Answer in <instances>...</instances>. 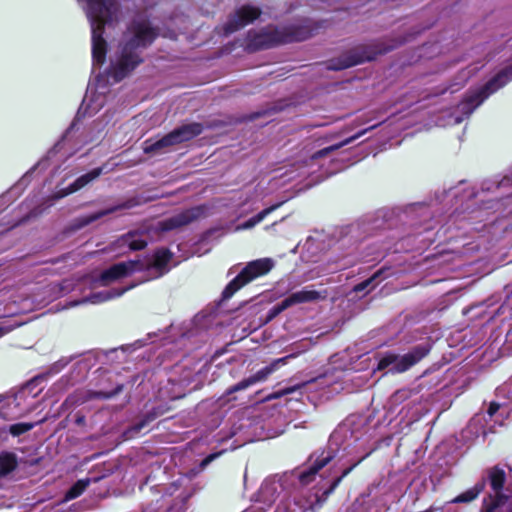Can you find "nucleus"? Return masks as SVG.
<instances>
[{
    "label": "nucleus",
    "mask_w": 512,
    "mask_h": 512,
    "mask_svg": "<svg viewBox=\"0 0 512 512\" xmlns=\"http://www.w3.org/2000/svg\"><path fill=\"white\" fill-rule=\"evenodd\" d=\"M160 34H131L124 41L116 39L114 34H91V55L93 69L101 68L109 56L110 64L106 69L108 76L120 82L142 62V52L150 46ZM176 41L178 34H162Z\"/></svg>",
    "instance_id": "obj_1"
},
{
    "label": "nucleus",
    "mask_w": 512,
    "mask_h": 512,
    "mask_svg": "<svg viewBox=\"0 0 512 512\" xmlns=\"http://www.w3.org/2000/svg\"><path fill=\"white\" fill-rule=\"evenodd\" d=\"M86 13L91 23V32H101L102 29L113 27L115 23L125 22L127 32H160L151 19L147 9H130V0H85ZM135 6L136 0H132Z\"/></svg>",
    "instance_id": "obj_2"
},
{
    "label": "nucleus",
    "mask_w": 512,
    "mask_h": 512,
    "mask_svg": "<svg viewBox=\"0 0 512 512\" xmlns=\"http://www.w3.org/2000/svg\"><path fill=\"white\" fill-rule=\"evenodd\" d=\"M391 34L379 40H371L356 44L338 57L332 58L326 62V68L329 71H342L367 62L375 61L379 56L385 55L406 42L415 34Z\"/></svg>",
    "instance_id": "obj_3"
},
{
    "label": "nucleus",
    "mask_w": 512,
    "mask_h": 512,
    "mask_svg": "<svg viewBox=\"0 0 512 512\" xmlns=\"http://www.w3.org/2000/svg\"><path fill=\"white\" fill-rule=\"evenodd\" d=\"M431 349L432 344L424 342L412 346L404 353L384 351L376 358V370L385 371V374L391 375L405 373L424 359Z\"/></svg>",
    "instance_id": "obj_4"
},
{
    "label": "nucleus",
    "mask_w": 512,
    "mask_h": 512,
    "mask_svg": "<svg viewBox=\"0 0 512 512\" xmlns=\"http://www.w3.org/2000/svg\"><path fill=\"white\" fill-rule=\"evenodd\" d=\"M478 482H484V488L488 484L493 491L484 497L480 512H512L509 496L504 493L507 475L500 465L488 468Z\"/></svg>",
    "instance_id": "obj_5"
},
{
    "label": "nucleus",
    "mask_w": 512,
    "mask_h": 512,
    "mask_svg": "<svg viewBox=\"0 0 512 512\" xmlns=\"http://www.w3.org/2000/svg\"><path fill=\"white\" fill-rule=\"evenodd\" d=\"M274 265L275 261L269 257L247 262L240 272L225 286L221 293V301L229 300L242 287L268 274Z\"/></svg>",
    "instance_id": "obj_6"
},
{
    "label": "nucleus",
    "mask_w": 512,
    "mask_h": 512,
    "mask_svg": "<svg viewBox=\"0 0 512 512\" xmlns=\"http://www.w3.org/2000/svg\"><path fill=\"white\" fill-rule=\"evenodd\" d=\"M142 203H143L142 197L134 196V197L128 198L118 204L112 205L110 207H107V208H104V209H101V210H98L95 212L79 215V216L73 218L65 226V228L63 229V233L65 235H71V234L85 228L86 226L98 221L99 219H101L105 216H108V215L113 214L120 210L131 209V208L137 207V206L141 205Z\"/></svg>",
    "instance_id": "obj_7"
},
{
    "label": "nucleus",
    "mask_w": 512,
    "mask_h": 512,
    "mask_svg": "<svg viewBox=\"0 0 512 512\" xmlns=\"http://www.w3.org/2000/svg\"><path fill=\"white\" fill-rule=\"evenodd\" d=\"M313 34H246L243 47L248 53L270 49L283 44L304 42Z\"/></svg>",
    "instance_id": "obj_8"
},
{
    "label": "nucleus",
    "mask_w": 512,
    "mask_h": 512,
    "mask_svg": "<svg viewBox=\"0 0 512 512\" xmlns=\"http://www.w3.org/2000/svg\"><path fill=\"white\" fill-rule=\"evenodd\" d=\"M359 440L358 432L354 429L353 423L346 419L339 423L330 434L327 445L319 448L325 455H331V461L336 457L340 449H346L351 442Z\"/></svg>",
    "instance_id": "obj_9"
},
{
    "label": "nucleus",
    "mask_w": 512,
    "mask_h": 512,
    "mask_svg": "<svg viewBox=\"0 0 512 512\" xmlns=\"http://www.w3.org/2000/svg\"><path fill=\"white\" fill-rule=\"evenodd\" d=\"M86 110H84L82 106H80L70 123V125L66 128L61 138L47 151V153L37 162L35 163L19 180V186H27L31 180V175L37 170H46L49 167V161L51 157L55 156L60 149L61 143L67 139V137L75 130L78 129V123L82 121V119L86 116Z\"/></svg>",
    "instance_id": "obj_10"
},
{
    "label": "nucleus",
    "mask_w": 512,
    "mask_h": 512,
    "mask_svg": "<svg viewBox=\"0 0 512 512\" xmlns=\"http://www.w3.org/2000/svg\"><path fill=\"white\" fill-rule=\"evenodd\" d=\"M125 388L124 383H117L113 389L106 390H86V391H75L69 394L60 405V410L66 412L72 410L88 401L94 399L110 400L123 392Z\"/></svg>",
    "instance_id": "obj_11"
},
{
    "label": "nucleus",
    "mask_w": 512,
    "mask_h": 512,
    "mask_svg": "<svg viewBox=\"0 0 512 512\" xmlns=\"http://www.w3.org/2000/svg\"><path fill=\"white\" fill-rule=\"evenodd\" d=\"M139 266V260L118 262L102 270L97 276H85V280L91 284L108 285L136 272Z\"/></svg>",
    "instance_id": "obj_12"
},
{
    "label": "nucleus",
    "mask_w": 512,
    "mask_h": 512,
    "mask_svg": "<svg viewBox=\"0 0 512 512\" xmlns=\"http://www.w3.org/2000/svg\"><path fill=\"white\" fill-rule=\"evenodd\" d=\"M172 257L173 254L168 248H157L144 261H139L137 271L146 270L150 279L160 278L170 271Z\"/></svg>",
    "instance_id": "obj_13"
},
{
    "label": "nucleus",
    "mask_w": 512,
    "mask_h": 512,
    "mask_svg": "<svg viewBox=\"0 0 512 512\" xmlns=\"http://www.w3.org/2000/svg\"><path fill=\"white\" fill-rule=\"evenodd\" d=\"M207 211L208 207L206 205L190 207L175 215H172L168 218L161 220L158 223V230L160 232H169L187 226L190 223L205 217Z\"/></svg>",
    "instance_id": "obj_14"
},
{
    "label": "nucleus",
    "mask_w": 512,
    "mask_h": 512,
    "mask_svg": "<svg viewBox=\"0 0 512 512\" xmlns=\"http://www.w3.org/2000/svg\"><path fill=\"white\" fill-rule=\"evenodd\" d=\"M261 15V10L253 5H243L231 13L223 26L222 32H237L252 24Z\"/></svg>",
    "instance_id": "obj_15"
},
{
    "label": "nucleus",
    "mask_w": 512,
    "mask_h": 512,
    "mask_svg": "<svg viewBox=\"0 0 512 512\" xmlns=\"http://www.w3.org/2000/svg\"><path fill=\"white\" fill-rule=\"evenodd\" d=\"M78 356L76 360L72 363V366L69 372L63 375L60 379L66 385H75L81 381H83L90 369L96 363V356L93 355L91 351L83 352L77 354Z\"/></svg>",
    "instance_id": "obj_16"
},
{
    "label": "nucleus",
    "mask_w": 512,
    "mask_h": 512,
    "mask_svg": "<svg viewBox=\"0 0 512 512\" xmlns=\"http://www.w3.org/2000/svg\"><path fill=\"white\" fill-rule=\"evenodd\" d=\"M76 354H72L69 356H62L60 359L55 361L54 363L47 366L41 373L34 376L32 379H30L23 387L22 389L15 394V398L19 394H24L26 390H29L32 392L33 388H35L41 381L47 380L57 374H59L61 371H63L70 363H72L74 360L77 359Z\"/></svg>",
    "instance_id": "obj_17"
},
{
    "label": "nucleus",
    "mask_w": 512,
    "mask_h": 512,
    "mask_svg": "<svg viewBox=\"0 0 512 512\" xmlns=\"http://www.w3.org/2000/svg\"><path fill=\"white\" fill-rule=\"evenodd\" d=\"M170 406L167 403H160L146 411L137 421L128 426L123 432L122 437L126 440L137 436L142 429L151 422L169 412Z\"/></svg>",
    "instance_id": "obj_18"
},
{
    "label": "nucleus",
    "mask_w": 512,
    "mask_h": 512,
    "mask_svg": "<svg viewBox=\"0 0 512 512\" xmlns=\"http://www.w3.org/2000/svg\"><path fill=\"white\" fill-rule=\"evenodd\" d=\"M370 453H366L359 460L352 463L350 466L344 468L339 476L334 477L325 485H321L317 487L316 490V503L319 506H323V504L327 501L329 496L333 494L342 480L348 476L364 459H366Z\"/></svg>",
    "instance_id": "obj_19"
},
{
    "label": "nucleus",
    "mask_w": 512,
    "mask_h": 512,
    "mask_svg": "<svg viewBox=\"0 0 512 512\" xmlns=\"http://www.w3.org/2000/svg\"><path fill=\"white\" fill-rule=\"evenodd\" d=\"M309 460L312 461V464L297 474V478L303 486L311 483L317 473L331 462V455H325L324 452L317 449L309 456Z\"/></svg>",
    "instance_id": "obj_20"
},
{
    "label": "nucleus",
    "mask_w": 512,
    "mask_h": 512,
    "mask_svg": "<svg viewBox=\"0 0 512 512\" xmlns=\"http://www.w3.org/2000/svg\"><path fill=\"white\" fill-rule=\"evenodd\" d=\"M327 290H316L312 286H305L300 290L291 292L284 299L288 307H292L297 304L317 302L319 300H325L327 298Z\"/></svg>",
    "instance_id": "obj_21"
},
{
    "label": "nucleus",
    "mask_w": 512,
    "mask_h": 512,
    "mask_svg": "<svg viewBox=\"0 0 512 512\" xmlns=\"http://www.w3.org/2000/svg\"><path fill=\"white\" fill-rule=\"evenodd\" d=\"M152 236L146 229L132 230L120 236L117 240L120 247H127L129 251H139L147 247Z\"/></svg>",
    "instance_id": "obj_22"
},
{
    "label": "nucleus",
    "mask_w": 512,
    "mask_h": 512,
    "mask_svg": "<svg viewBox=\"0 0 512 512\" xmlns=\"http://www.w3.org/2000/svg\"><path fill=\"white\" fill-rule=\"evenodd\" d=\"M133 287H135V284H130V285L123 286V287H113V288H110L107 290L93 292V293L89 294L88 296L82 298L81 300H79L77 302H73L71 304V306H77V305L85 304V303H91V304L104 303L106 301H109V300H112V299L122 296L124 293H126Z\"/></svg>",
    "instance_id": "obj_23"
},
{
    "label": "nucleus",
    "mask_w": 512,
    "mask_h": 512,
    "mask_svg": "<svg viewBox=\"0 0 512 512\" xmlns=\"http://www.w3.org/2000/svg\"><path fill=\"white\" fill-rule=\"evenodd\" d=\"M204 125L200 122H189L175 127L170 131L175 145L190 141L201 135Z\"/></svg>",
    "instance_id": "obj_24"
},
{
    "label": "nucleus",
    "mask_w": 512,
    "mask_h": 512,
    "mask_svg": "<svg viewBox=\"0 0 512 512\" xmlns=\"http://www.w3.org/2000/svg\"><path fill=\"white\" fill-rule=\"evenodd\" d=\"M332 29L331 22L327 19L316 20L312 18H300L297 22L290 27L286 28L283 32H317V30ZM274 32H279L275 30Z\"/></svg>",
    "instance_id": "obj_25"
},
{
    "label": "nucleus",
    "mask_w": 512,
    "mask_h": 512,
    "mask_svg": "<svg viewBox=\"0 0 512 512\" xmlns=\"http://www.w3.org/2000/svg\"><path fill=\"white\" fill-rule=\"evenodd\" d=\"M384 274L385 271L383 269H378L366 279L355 284L347 295L352 299H354L358 293H363V296L367 295L370 291L378 286V284L384 278Z\"/></svg>",
    "instance_id": "obj_26"
},
{
    "label": "nucleus",
    "mask_w": 512,
    "mask_h": 512,
    "mask_svg": "<svg viewBox=\"0 0 512 512\" xmlns=\"http://www.w3.org/2000/svg\"><path fill=\"white\" fill-rule=\"evenodd\" d=\"M379 124H375V125H372V126H369L365 129H362L360 131H358L357 133H355L354 135L338 142V143H334L332 145H329V146H326L322 149H319L318 151H316L315 153L312 154L311 156V160H317V159H321V158H324L328 155H330L331 153L341 149L342 147H344L345 145H348L350 143H352L354 140L360 138L361 136H363L364 134H366L368 131H371L373 129H375L376 127H378Z\"/></svg>",
    "instance_id": "obj_27"
},
{
    "label": "nucleus",
    "mask_w": 512,
    "mask_h": 512,
    "mask_svg": "<svg viewBox=\"0 0 512 512\" xmlns=\"http://www.w3.org/2000/svg\"><path fill=\"white\" fill-rule=\"evenodd\" d=\"M295 354H290L285 357H281L273 360L270 364L262 367L256 373L250 375L248 377L250 383L252 385L265 381L268 376H270L273 372H275L280 365H284L287 363L288 359L294 358Z\"/></svg>",
    "instance_id": "obj_28"
},
{
    "label": "nucleus",
    "mask_w": 512,
    "mask_h": 512,
    "mask_svg": "<svg viewBox=\"0 0 512 512\" xmlns=\"http://www.w3.org/2000/svg\"><path fill=\"white\" fill-rule=\"evenodd\" d=\"M19 458L15 452L3 450L0 452V480L7 479L17 470Z\"/></svg>",
    "instance_id": "obj_29"
},
{
    "label": "nucleus",
    "mask_w": 512,
    "mask_h": 512,
    "mask_svg": "<svg viewBox=\"0 0 512 512\" xmlns=\"http://www.w3.org/2000/svg\"><path fill=\"white\" fill-rule=\"evenodd\" d=\"M175 146L170 132L158 138H149L143 142V152L146 155H155L165 148Z\"/></svg>",
    "instance_id": "obj_30"
},
{
    "label": "nucleus",
    "mask_w": 512,
    "mask_h": 512,
    "mask_svg": "<svg viewBox=\"0 0 512 512\" xmlns=\"http://www.w3.org/2000/svg\"><path fill=\"white\" fill-rule=\"evenodd\" d=\"M146 345L145 339H138L133 343L124 344L119 347L111 348L103 351L104 355L110 359L111 361H120L119 353L123 355L122 359L125 358L126 354H131L136 350L144 347Z\"/></svg>",
    "instance_id": "obj_31"
},
{
    "label": "nucleus",
    "mask_w": 512,
    "mask_h": 512,
    "mask_svg": "<svg viewBox=\"0 0 512 512\" xmlns=\"http://www.w3.org/2000/svg\"><path fill=\"white\" fill-rule=\"evenodd\" d=\"M484 491V482H476L474 486L455 496L450 503L467 504L474 501Z\"/></svg>",
    "instance_id": "obj_32"
},
{
    "label": "nucleus",
    "mask_w": 512,
    "mask_h": 512,
    "mask_svg": "<svg viewBox=\"0 0 512 512\" xmlns=\"http://www.w3.org/2000/svg\"><path fill=\"white\" fill-rule=\"evenodd\" d=\"M91 478H82L74 482L64 493L59 503H66L79 497L90 485Z\"/></svg>",
    "instance_id": "obj_33"
},
{
    "label": "nucleus",
    "mask_w": 512,
    "mask_h": 512,
    "mask_svg": "<svg viewBox=\"0 0 512 512\" xmlns=\"http://www.w3.org/2000/svg\"><path fill=\"white\" fill-rule=\"evenodd\" d=\"M282 204H283V202H278V203H275V204L259 211L258 213H256L255 215H253L252 217L248 218L243 223H241L239 228L247 230V229H251V228L255 227L257 224L262 222L269 214H271L272 212L277 210L279 207H281Z\"/></svg>",
    "instance_id": "obj_34"
},
{
    "label": "nucleus",
    "mask_w": 512,
    "mask_h": 512,
    "mask_svg": "<svg viewBox=\"0 0 512 512\" xmlns=\"http://www.w3.org/2000/svg\"><path fill=\"white\" fill-rule=\"evenodd\" d=\"M321 507L316 503V498L312 502L303 498H295L293 502L286 505V510L287 512H316V509Z\"/></svg>",
    "instance_id": "obj_35"
},
{
    "label": "nucleus",
    "mask_w": 512,
    "mask_h": 512,
    "mask_svg": "<svg viewBox=\"0 0 512 512\" xmlns=\"http://www.w3.org/2000/svg\"><path fill=\"white\" fill-rule=\"evenodd\" d=\"M103 173V167H95L88 172L77 177L73 182H71L73 188L76 191L81 190L94 180H96Z\"/></svg>",
    "instance_id": "obj_36"
},
{
    "label": "nucleus",
    "mask_w": 512,
    "mask_h": 512,
    "mask_svg": "<svg viewBox=\"0 0 512 512\" xmlns=\"http://www.w3.org/2000/svg\"><path fill=\"white\" fill-rule=\"evenodd\" d=\"M47 421V417H43L42 419L36 422H18L8 426L7 432L13 437H19L38 425H41Z\"/></svg>",
    "instance_id": "obj_37"
},
{
    "label": "nucleus",
    "mask_w": 512,
    "mask_h": 512,
    "mask_svg": "<svg viewBox=\"0 0 512 512\" xmlns=\"http://www.w3.org/2000/svg\"><path fill=\"white\" fill-rule=\"evenodd\" d=\"M259 496L264 502H273L278 495V483L274 480L266 479L259 488Z\"/></svg>",
    "instance_id": "obj_38"
},
{
    "label": "nucleus",
    "mask_w": 512,
    "mask_h": 512,
    "mask_svg": "<svg viewBox=\"0 0 512 512\" xmlns=\"http://www.w3.org/2000/svg\"><path fill=\"white\" fill-rule=\"evenodd\" d=\"M289 307L283 298L281 301L273 305L265 314L264 317H260V326L267 325L271 321H273L278 315H280L283 311L287 310Z\"/></svg>",
    "instance_id": "obj_39"
},
{
    "label": "nucleus",
    "mask_w": 512,
    "mask_h": 512,
    "mask_svg": "<svg viewBox=\"0 0 512 512\" xmlns=\"http://www.w3.org/2000/svg\"><path fill=\"white\" fill-rule=\"evenodd\" d=\"M370 230L385 229L388 227L386 212L378 211L374 216L367 218Z\"/></svg>",
    "instance_id": "obj_40"
},
{
    "label": "nucleus",
    "mask_w": 512,
    "mask_h": 512,
    "mask_svg": "<svg viewBox=\"0 0 512 512\" xmlns=\"http://www.w3.org/2000/svg\"><path fill=\"white\" fill-rule=\"evenodd\" d=\"M349 160H350V158L346 153H341L336 158L331 159V163L334 168L329 173V175H333L337 172L344 170L346 167H348Z\"/></svg>",
    "instance_id": "obj_41"
},
{
    "label": "nucleus",
    "mask_w": 512,
    "mask_h": 512,
    "mask_svg": "<svg viewBox=\"0 0 512 512\" xmlns=\"http://www.w3.org/2000/svg\"><path fill=\"white\" fill-rule=\"evenodd\" d=\"M250 386H252V384L250 383L248 377L247 378H244L242 379L241 381H239L238 383L228 387L224 393L225 396H229L233 393H236V392H240V391H243V390H246L247 388H249Z\"/></svg>",
    "instance_id": "obj_42"
},
{
    "label": "nucleus",
    "mask_w": 512,
    "mask_h": 512,
    "mask_svg": "<svg viewBox=\"0 0 512 512\" xmlns=\"http://www.w3.org/2000/svg\"><path fill=\"white\" fill-rule=\"evenodd\" d=\"M75 192H77V191L73 188L72 184L70 183L66 187L58 188L54 192L53 197H54L55 200H59V199H62L64 197H67V196H69V195H71V194H73Z\"/></svg>",
    "instance_id": "obj_43"
},
{
    "label": "nucleus",
    "mask_w": 512,
    "mask_h": 512,
    "mask_svg": "<svg viewBox=\"0 0 512 512\" xmlns=\"http://www.w3.org/2000/svg\"><path fill=\"white\" fill-rule=\"evenodd\" d=\"M224 451L212 452L207 454L199 463V467L201 469H205L208 465H210L214 460H216Z\"/></svg>",
    "instance_id": "obj_44"
},
{
    "label": "nucleus",
    "mask_w": 512,
    "mask_h": 512,
    "mask_svg": "<svg viewBox=\"0 0 512 512\" xmlns=\"http://www.w3.org/2000/svg\"><path fill=\"white\" fill-rule=\"evenodd\" d=\"M501 182L500 181H492V180H486L481 183V190L482 191H495L498 188H500Z\"/></svg>",
    "instance_id": "obj_45"
},
{
    "label": "nucleus",
    "mask_w": 512,
    "mask_h": 512,
    "mask_svg": "<svg viewBox=\"0 0 512 512\" xmlns=\"http://www.w3.org/2000/svg\"><path fill=\"white\" fill-rule=\"evenodd\" d=\"M214 235H217V236L223 235V229L219 228V227L208 229L207 231H205L203 233L202 240L203 241H208Z\"/></svg>",
    "instance_id": "obj_46"
},
{
    "label": "nucleus",
    "mask_w": 512,
    "mask_h": 512,
    "mask_svg": "<svg viewBox=\"0 0 512 512\" xmlns=\"http://www.w3.org/2000/svg\"><path fill=\"white\" fill-rule=\"evenodd\" d=\"M500 404L496 401H491L487 407L486 414L489 418H492L499 410Z\"/></svg>",
    "instance_id": "obj_47"
},
{
    "label": "nucleus",
    "mask_w": 512,
    "mask_h": 512,
    "mask_svg": "<svg viewBox=\"0 0 512 512\" xmlns=\"http://www.w3.org/2000/svg\"><path fill=\"white\" fill-rule=\"evenodd\" d=\"M505 344L512 347V320L508 323V330L505 335Z\"/></svg>",
    "instance_id": "obj_48"
},
{
    "label": "nucleus",
    "mask_w": 512,
    "mask_h": 512,
    "mask_svg": "<svg viewBox=\"0 0 512 512\" xmlns=\"http://www.w3.org/2000/svg\"><path fill=\"white\" fill-rule=\"evenodd\" d=\"M74 423L77 426L85 425V423H86V416L83 413H81V412H77L76 415H75Z\"/></svg>",
    "instance_id": "obj_49"
},
{
    "label": "nucleus",
    "mask_w": 512,
    "mask_h": 512,
    "mask_svg": "<svg viewBox=\"0 0 512 512\" xmlns=\"http://www.w3.org/2000/svg\"><path fill=\"white\" fill-rule=\"evenodd\" d=\"M12 330L11 327L8 326H0V338L9 333Z\"/></svg>",
    "instance_id": "obj_50"
},
{
    "label": "nucleus",
    "mask_w": 512,
    "mask_h": 512,
    "mask_svg": "<svg viewBox=\"0 0 512 512\" xmlns=\"http://www.w3.org/2000/svg\"><path fill=\"white\" fill-rule=\"evenodd\" d=\"M139 379H140V375L135 374L132 377H130V379L127 381V384L133 386Z\"/></svg>",
    "instance_id": "obj_51"
},
{
    "label": "nucleus",
    "mask_w": 512,
    "mask_h": 512,
    "mask_svg": "<svg viewBox=\"0 0 512 512\" xmlns=\"http://www.w3.org/2000/svg\"><path fill=\"white\" fill-rule=\"evenodd\" d=\"M296 389H297V386H291V387H288V388H286L285 393H286V394H291V393H293Z\"/></svg>",
    "instance_id": "obj_52"
},
{
    "label": "nucleus",
    "mask_w": 512,
    "mask_h": 512,
    "mask_svg": "<svg viewBox=\"0 0 512 512\" xmlns=\"http://www.w3.org/2000/svg\"><path fill=\"white\" fill-rule=\"evenodd\" d=\"M477 195H478V193L476 191L472 190L468 197L469 198H476Z\"/></svg>",
    "instance_id": "obj_53"
},
{
    "label": "nucleus",
    "mask_w": 512,
    "mask_h": 512,
    "mask_svg": "<svg viewBox=\"0 0 512 512\" xmlns=\"http://www.w3.org/2000/svg\"><path fill=\"white\" fill-rule=\"evenodd\" d=\"M261 114H262V113H259V112H258V113H256V114L253 116V119H254V118H258Z\"/></svg>",
    "instance_id": "obj_54"
},
{
    "label": "nucleus",
    "mask_w": 512,
    "mask_h": 512,
    "mask_svg": "<svg viewBox=\"0 0 512 512\" xmlns=\"http://www.w3.org/2000/svg\"><path fill=\"white\" fill-rule=\"evenodd\" d=\"M4 396L2 394H0V402H2Z\"/></svg>",
    "instance_id": "obj_55"
},
{
    "label": "nucleus",
    "mask_w": 512,
    "mask_h": 512,
    "mask_svg": "<svg viewBox=\"0 0 512 512\" xmlns=\"http://www.w3.org/2000/svg\"><path fill=\"white\" fill-rule=\"evenodd\" d=\"M96 79H97V81H99L100 80V75H96Z\"/></svg>",
    "instance_id": "obj_56"
},
{
    "label": "nucleus",
    "mask_w": 512,
    "mask_h": 512,
    "mask_svg": "<svg viewBox=\"0 0 512 512\" xmlns=\"http://www.w3.org/2000/svg\"><path fill=\"white\" fill-rule=\"evenodd\" d=\"M143 512H148L147 510H143Z\"/></svg>",
    "instance_id": "obj_57"
}]
</instances>
